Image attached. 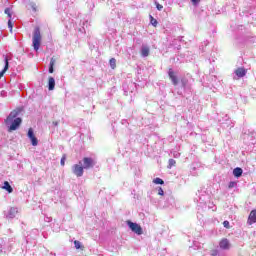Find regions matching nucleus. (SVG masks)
<instances>
[{
    "label": "nucleus",
    "mask_w": 256,
    "mask_h": 256,
    "mask_svg": "<svg viewBox=\"0 0 256 256\" xmlns=\"http://www.w3.org/2000/svg\"><path fill=\"white\" fill-rule=\"evenodd\" d=\"M17 114L15 112H11L9 116L5 119L4 123L8 127V132L12 133V131H17L21 126L22 120L21 118H16Z\"/></svg>",
    "instance_id": "1"
},
{
    "label": "nucleus",
    "mask_w": 256,
    "mask_h": 256,
    "mask_svg": "<svg viewBox=\"0 0 256 256\" xmlns=\"http://www.w3.org/2000/svg\"><path fill=\"white\" fill-rule=\"evenodd\" d=\"M32 43L34 50L39 51V48L41 47V30L39 29V27H36L34 29Z\"/></svg>",
    "instance_id": "2"
},
{
    "label": "nucleus",
    "mask_w": 256,
    "mask_h": 256,
    "mask_svg": "<svg viewBox=\"0 0 256 256\" xmlns=\"http://www.w3.org/2000/svg\"><path fill=\"white\" fill-rule=\"evenodd\" d=\"M126 223L133 233H136V235H143V228L141 225L131 222V220H128Z\"/></svg>",
    "instance_id": "3"
},
{
    "label": "nucleus",
    "mask_w": 256,
    "mask_h": 256,
    "mask_svg": "<svg viewBox=\"0 0 256 256\" xmlns=\"http://www.w3.org/2000/svg\"><path fill=\"white\" fill-rule=\"evenodd\" d=\"M84 170L85 168H83L81 161L79 162V164H74L72 166V173L77 177H83V173H85Z\"/></svg>",
    "instance_id": "4"
},
{
    "label": "nucleus",
    "mask_w": 256,
    "mask_h": 256,
    "mask_svg": "<svg viewBox=\"0 0 256 256\" xmlns=\"http://www.w3.org/2000/svg\"><path fill=\"white\" fill-rule=\"evenodd\" d=\"M84 166H82L84 169H93L95 167V160L91 157H84L83 158Z\"/></svg>",
    "instance_id": "5"
},
{
    "label": "nucleus",
    "mask_w": 256,
    "mask_h": 256,
    "mask_svg": "<svg viewBox=\"0 0 256 256\" xmlns=\"http://www.w3.org/2000/svg\"><path fill=\"white\" fill-rule=\"evenodd\" d=\"M28 137H29L33 147H37V145H39V140H37V137H35V133H33V128H29Z\"/></svg>",
    "instance_id": "6"
},
{
    "label": "nucleus",
    "mask_w": 256,
    "mask_h": 256,
    "mask_svg": "<svg viewBox=\"0 0 256 256\" xmlns=\"http://www.w3.org/2000/svg\"><path fill=\"white\" fill-rule=\"evenodd\" d=\"M168 77L172 81L173 85H179V78H177V74H175V71L171 68L168 71Z\"/></svg>",
    "instance_id": "7"
},
{
    "label": "nucleus",
    "mask_w": 256,
    "mask_h": 256,
    "mask_svg": "<svg viewBox=\"0 0 256 256\" xmlns=\"http://www.w3.org/2000/svg\"><path fill=\"white\" fill-rule=\"evenodd\" d=\"M220 249L229 250L231 248V243L229 242V239L223 238L219 242Z\"/></svg>",
    "instance_id": "8"
},
{
    "label": "nucleus",
    "mask_w": 256,
    "mask_h": 256,
    "mask_svg": "<svg viewBox=\"0 0 256 256\" xmlns=\"http://www.w3.org/2000/svg\"><path fill=\"white\" fill-rule=\"evenodd\" d=\"M256 223V209L252 210L248 216L247 224L254 225Z\"/></svg>",
    "instance_id": "9"
},
{
    "label": "nucleus",
    "mask_w": 256,
    "mask_h": 256,
    "mask_svg": "<svg viewBox=\"0 0 256 256\" xmlns=\"http://www.w3.org/2000/svg\"><path fill=\"white\" fill-rule=\"evenodd\" d=\"M235 75L239 78L245 77L247 75V69L240 67L235 70Z\"/></svg>",
    "instance_id": "10"
},
{
    "label": "nucleus",
    "mask_w": 256,
    "mask_h": 256,
    "mask_svg": "<svg viewBox=\"0 0 256 256\" xmlns=\"http://www.w3.org/2000/svg\"><path fill=\"white\" fill-rule=\"evenodd\" d=\"M48 89L49 91H53V89H55V78L54 77H49L48 79Z\"/></svg>",
    "instance_id": "11"
},
{
    "label": "nucleus",
    "mask_w": 256,
    "mask_h": 256,
    "mask_svg": "<svg viewBox=\"0 0 256 256\" xmlns=\"http://www.w3.org/2000/svg\"><path fill=\"white\" fill-rule=\"evenodd\" d=\"M9 69V59L5 58V66L2 71H0V79L5 75V72Z\"/></svg>",
    "instance_id": "12"
},
{
    "label": "nucleus",
    "mask_w": 256,
    "mask_h": 256,
    "mask_svg": "<svg viewBox=\"0 0 256 256\" xmlns=\"http://www.w3.org/2000/svg\"><path fill=\"white\" fill-rule=\"evenodd\" d=\"M233 175L234 177H241V175H243V169H241L240 167H237L233 170Z\"/></svg>",
    "instance_id": "13"
},
{
    "label": "nucleus",
    "mask_w": 256,
    "mask_h": 256,
    "mask_svg": "<svg viewBox=\"0 0 256 256\" xmlns=\"http://www.w3.org/2000/svg\"><path fill=\"white\" fill-rule=\"evenodd\" d=\"M2 189H4L5 191H8L9 193L13 191V187H11V184H9V182L7 181L4 182Z\"/></svg>",
    "instance_id": "14"
},
{
    "label": "nucleus",
    "mask_w": 256,
    "mask_h": 256,
    "mask_svg": "<svg viewBox=\"0 0 256 256\" xmlns=\"http://www.w3.org/2000/svg\"><path fill=\"white\" fill-rule=\"evenodd\" d=\"M74 247H75V249H80L81 251H84V249H85V246H83V245L79 242V240H75V241H74Z\"/></svg>",
    "instance_id": "15"
},
{
    "label": "nucleus",
    "mask_w": 256,
    "mask_h": 256,
    "mask_svg": "<svg viewBox=\"0 0 256 256\" xmlns=\"http://www.w3.org/2000/svg\"><path fill=\"white\" fill-rule=\"evenodd\" d=\"M141 55L142 57H149V47H142Z\"/></svg>",
    "instance_id": "16"
},
{
    "label": "nucleus",
    "mask_w": 256,
    "mask_h": 256,
    "mask_svg": "<svg viewBox=\"0 0 256 256\" xmlns=\"http://www.w3.org/2000/svg\"><path fill=\"white\" fill-rule=\"evenodd\" d=\"M109 64H110L111 69H117V60L115 58H111L109 60Z\"/></svg>",
    "instance_id": "17"
},
{
    "label": "nucleus",
    "mask_w": 256,
    "mask_h": 256,
    "mask_svg": "<svg viewBox=\"0 0 256 256\" xmlns=\"http://www.w3.org/2000/svg\"><path fill=\"white\" fill-rule=\"evenodd\" d=\"M53 67H55V58L54 57H52L50 60L49 73H53V71H54Z\"/></svg>",
    "instance_id": "18"
},
{
    "label": "nucleus",
    "mask_w": 256,
    "mask_h": 256,
    "mask_svg": "<svg viewBox=\"0 0 256 256\" xmlns=\"http://www.w3.org/2000/svg\"><path fill=\"white\" fill-rule=\"evenodd\" d=\"M175 165H177V161H175L174 159H169L168 169H171L172 167H175Z\"/></svg>",
    "instance_id": "19"
},
{
    "label": "nucleus",
    "mask_w": 256,
    "mask_h": 256,
    "mask_svg": "<svg viewBox=\"0 0 256 256\" xmlns=\"http://www.w3.org/2000/svg\"><path fill=\"white\" fill-rule=\"evenodd\" d=\"M153 183H155V185H164L165 181H163V179H161V178H155L153 180Z\"/></svg>",
    "instance_id": "20"
},
{
    "label": "nucleus",
    "mask_w": 256,
    "mask_h": 256,
    "mask_svg": "<svg viewBox=\"0 0 256 256\" xmlns=\"http://www.w3.org/2000/svg\"><path fill=\"white\" fill-rule=\"evenodd\" d=\"M150 23L153 25V27H157L159 22H157V19H155L153 16L150 15Z\"/></svg>",
    "instance_id": "21"
},
{
    "label": "nucleus",
    "mask_w": 256,
    "mask_h": 256,
    "mask_svg": "<svg viewBox=\"0 0 256 256\" xmlns=\"http://www.w3.org/2000/svg\"><path fill=\"white\" fill-rule=\"evenodd\" d=\"M66 160H67V156L64 154L60 160V165H62V167H65Z\"/></svg>",
    "instance_id": "22"
},
{
    "label": "nucleus",
    "mask_w": 256,
    "mask_h": 256,
    "mask_svg": "<svg viewBox=\"0 0 256 256\" xmlns=\"http://www.w3.org/2000/svg\"><path fill=\"white\" fill-rule=\"evenodd\" d=\"M223 226L225 227V229H231V226H230V224H229V221H227V220H225V221L223 222Z\"/></svg>",
    "instance_id": "23"
},
{
    "label": "nucleus",
    "mask_w": 256,
    "mask_h": 256,
    "mask_svg": "<svg viewBox=\"0 0 256 256\" xmlns=\"http://www.w3.org/2000/svg\"><path fill=\"white\" fill-rule=\"evenodd\" d=\"M156 8L158 9V11H162L163 10V5L159 4V3H155Z\"/></svg>",
    "instance_id": "24"
},
{
    "label": "nucleus",
    "mask_w": 256,
    "mask_h": 256,
    "mask_svg": "<svg viewBox=\"0 0 256 256\" xmlns=\"http://www.w3.org/2000/svg\"><path fill=\"white\" fill-rule=\"evenodd\" d=\"M4 12L11 19V10L9 8H6Z\"/></svg>",
    "instance_id": "25"
},
{
    "label": "nucleus",
    "mask_w": 256,
    "mask_h": 256,
    "mask_svg": "<svg viewBox=\"0 0 256 256\" xmlns=\"http://www.w3.org/2000/svg\"><path fill=\"white\" fill-rule=\"evenodd\" d=\"M200 2H201V0H191L192 5H194V6L199 5Z\"/></svg>",
    "instance_id": "26"
},
{
    "label": "nucleus",
    "mask_w": 256,
    "mask_h": 256,
    "mask_svg": "<svg viewBox=\"0 0 256 256\" xmlns=\"http://www.w3.org/2000/svg\"><path fill=\"white\" fill-rule=\"evenodd\" d=\"M211 256H219V250H212Z\"/></svg>",
    "instance_id": "27"
},
{
    "label": "nucleus",
    "mask_w": 256,
    "mask_h": 256,
    "mask_svg": "<svg viewBox=\"0 0 256 256\" xmlns=\"http://www.w3.org/2000/svg\"><path fill=\"white\" fill-rule=\"evenodd\" d=\"M158 195H161V196H164L165 195V192L163 191V188H159L158 189Z\"/></svg>",
    "instance_id": "28"
},
{
    "label": "nucleus",
    "mask_w": 256,
    "mask_h": 256,
    "mask_svg": "<svg viewBox=\"0 0 256 256\" xmlns=\"http://www.w3.org/2000/svg\"><path fill=\"white\" fill-rule=\"evenodd\" d=\"M235 185H237V183H235V182H229L228 187H229V189H233V187H235Z\"/></svg>",
    "instance_id": "29"
},
{
    "label": "nucleus",
    "mask_w": 256,
    "mask_h": 256,
    "mask_svg": "<svg viewBox=\"0 0 256 256\" xmlns=\"http://www.w3.org/2000/svg\"><path fill=\"white\" fill-rule=\"evenodd\" d=\"M31 7H32L33 11H37V4H35V2L31 3Z\"/></svg>",
    "instance_id": "30"
},
{
    "label": "nucleus",
    "mask_w": 256,
    "mask_h": 256,
    "mask_svg": "<svg viewBox=\"0 0 256 256\" xmlns=\"http://www.w3.org/2000/svg\"><path fill=\"white\" fill-rule=\"evenodd\" d=\"M8 27H9L10 29H13V23L11 22V20L8 21Z\"/></svg>",
    "instance_id": "31"
},
{
    "label": "nucleus",
    "mask_w": 256,
    "mask_h": 256,
    "mask_svg": "<svg viewBox=\"0 0 256 256\" xmlns=\"http://www.w3.org/2000/svg\"><path fill=\"white\" fill-rule=\"evenodd\" d=\"M52 123H53L54 127H57V125H59V122H57V121H53Z\"/></svg>",
    "instance_id": "32"
}]
</instances>
